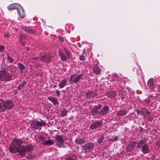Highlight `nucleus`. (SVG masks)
<instances>
[{"label": "nucleus", "instance_id": "obj_12", "mask_svg": "<svg viewBox=\"0 0 160 160\" xmlns=\"http://www.w3.org/2000/svg\"><path fill=\"white\" fill-rule=\"evenodd\" d=\"M137 112L138 114H141V115H143L144 117L149 118L150 116V112L145 108H142L140 110H137Z\"/></svg>", "mask_w": 160, "mask_h": 160}, {"label": "nucleus", "instance_id": "obj_21", "mask_svg": "<svg viewBox=\"0 0 160 160\" xmlns=\"http://www.w3.org/2000/svg\"><path fill=\"white\" fill-rule=\"evenodd\" d=\"M68 82V81L66 79L62 80L58 84V86L60 89L63 88L66 86Z\"/></svg>", "mask_w": 160, "mask_h": 160}, {"label": "nucleus", "instance_id": "obj_10", "mask_svg": "<svg viewBox=\"0 0 160 160\" xmlns=\"http://www.w3.org/2000/svg\"><path fill=\"white\" fill-rule=\"evenodd\" d=\"M94 147V144L92 142L88 143L84 146L83 148L84 150V153H88L93 150Z\"/></svg>", "mask_w": 160, "mask_h": 160}, {"label": "nucleus", "instance_id": "obj_5", "mask_svg": "<svg viewBox=\"0 0 160 160\" xmlns=\"http://www.w3.org/2000/svg\"><path fill=\"white\" fill-rule=\"evenodd\" d=\"M12 75L8 72L4 70L0 71V80L2 81H8L12 79Z\"/></svg>", "mask_w": 160, "mask_h": 160}, {"label": "nucleus", "instance_id": "obj_22", "mask_svg": "<svg viewBox=\"0 0 160 160\" xmlns=\"http://www.w3.org/2000/svg\"><path fill=\"white\" fill-rule=\"evenodd\" d=\"M9 151L12 153H15L18 152V148L12 145L10 146L9 148Z\"/></svg>", "mask_w": 160, "mask_h": 160}, {"label": "nucleus", "instance_id": "obj_9", "mask_svg": "<svg viewBox=\"0 0 160 160\" xmlns=\"http://www.w3.org/2000/svg\"><path fill=\"white\" fill-rule=\"evenodd\" d=\"M40 60L45 63L50 62L51 60V57L50 55L47 53H41Z\"/></svg>", "mask_w": 160, "mask_h": 160}, {"label": "nucleus", "instance_id": "obj_13", "mask_svg": "<svg viewBox=\"0 0 160 160\" xmlns=\"http://www.w3.org/2000/svg\"><path fill=\"white\" fill-rule=\"evenodd\" d=\"M20 29V27L17 25L16 23H15L14 24H12L9 28V29L11 30V32L14 34H17V32Z\"/></svg>", "mask_w": 160, "mask_h": 160}, {"label": "nucleus", "instance_id": "obj_48", "mask_svg": "<svg viewBox=\"0 0 160 160\" xmlns=\"http://www.w3.org/2000/svg\"><path fill=\"white\" fill-rule=\"evenodd\" d=\"M130 98H131L130 97V98H129V99H130V100H131V101H133V100H132V98H131V99H130Z\"/></svg>", "mask_w": 160, "mask_h": 160}, {"label": "nucleus", "instance_id": "obj_14", "mask_svg": "<svg viewBox=\"0 0 160 160\" xmlns=\"http://www.w3.org/2000/svg\"><path fill=\"white\" fill-rule=\"evenodd\" d=\"M18 8H19V9H20V10H21V12H22V7L19 4L13 3L11 4L8 7V9L9 10H12L14 9L17 10Z\"/></svg>", "mask_w": 160, "mask_h": 160}, {"label": "nucleus", "instance_id": "obj_51", "mask_svg": "<svg viewBox=\"0 0 160 160\" xmlns=\"http://www.w3.org/2000/svg\"><path fill=\"white\" fill-rule=\"evenodd\" d=\"M56 86V85L54 86V87H55Z\"/></svg>", "mask_w": 160, "mask_h": 160}, {"label": "nucleus", "instance_id": "obj_19", "mask_svg": "<svg viewBox=\"0 0 160 160\" xmlns=\"http://www.w3.org/2000/svg\"><path fill=\"white\" fill-rule=\"evenodd\" d=\"M102 124V121H96L91 125V128L92 129H95L101 126Z\"/></svg>", "mask_w": 160, "mask_h": 160}, {"label": "nucleus", "instance_id": "obj_39", "mask_svg": "<svg viewBox=\"0 0 160 160\" xmlns=\"http://www.w3.org/2000/svg\"><path fill=\"white\" fill-rule=\"evenodd\" d=\"M5 50V47L4 46L2 45H0V52H3Z\"/></svg>", "mask_w": 160, "mask_h": 160}, {"label": "nucleus", "instance_id": "obj_17", "mask_svg": "<svg viewBox=\"0 0 160 160\" xmlns=\"http://www.w3.org/2000/svg\"><path fill=\"white\" fill-rule=\"evenodd\" d=\"M96 95V93L93 91H88L86 94V98L90 99L94 97Z\"/></svg>", "mask_w": 160, "mask_h": 160}, {"label": "nucleus", "instance_id": "obj_41", "mask_svg": "<svg viewBox=\"0 0 160 160\" xmlns=\"http://www.w3.org/2000/svg\"><path fill=\"white\" fill-rule=\"evenodd\" d=\"M39 138L40 140H42L43 142L44 143V142L45 141V138L44 137L41 135L39 136Z\"/></svg>", "mask_w": 160, "mask_h": 160}, {"label": "nucleus", "instance_id": "obj_1", "mask_svg": "<svg viewBox=\"0 0 160 160\" xmlns=\"http://www.w3.org/2000/svg\"><path fill=\"white\" fill-rule=\"evenodd\" d=\"M146 141L145 138H142L137 142V148H141L142 152L144 154L148 153L150 151V148Z\"/></svg>", "mask_w": 160, "mask_h": 160}, {"label": "nucleus", "instance_id": "obj_27", "mask_svg": "<svg viewBox=\"0 0 160 160\" xmlns=\"http://www.w3.org/2000/svg\"><path fill=\"white\" fill-rule=\"evenodd\" d=\"M93 71L95 74L98 75L100 74L101 70L98 66H96L93 67Z\"/></svg>", "mask_w": 160, "mask_h": 160}, {"label": "nucleus", "instance_id": "obj_42", "mask_svg": "<svg viewBox=\"0 0 160 160\" xmlns=\"http://www.w3.org/2000/svg\"><path fill=\"white\" fill-rule=\"evenodd\" d=\"M55 91H56V94L57 95V96H59L60 94L59 91L58 90H56Z\"/></svg>", "mask_w": 160, "mask_h": 160}, {"label": "nucleus", "instance_id": "obj_11", "mask_svg": "<svg viewBox=\"0 0 160 160\" xmlns=\"http://www.w3.org/2000/svg\"><path fill=\"white\" fill-rule=\"evenodd\" d=\"M108 79H110L113 82V84H116L120 82V78L117 74H112V76L109 77Z\"/></svg>", "mask_w": 160, "mask_h": 160}, {"label": "nucleus", "instance_id": "obj_50", "mask_svg": "<svg viewBox=\"0 0 160 160\" xmlns=\"http://www.w3.org/2000/svg\"><path fill=\"white\" fill-rule=\"evenodd\" d=\"M135 68H133V71H135Z\"/></svg>", "mask_w": 160, "mask_h": 160}, {"label": "nucleus", "instance_id": "obj_30", "mask_svg": "<svg viewBox=\"0 0 160 160\" xmlns=\"http://www.w3.org/2000/svg\"><path fill=\"white\" fill-rule=\"evenodd\" d=\"M64 51L67 55V58L68 59H70L71 57V54L70 52L66 48H64Z\"/></svg>", "mask_w": 160, "mask_h": 160}, {"label": "nucleus", "instance_id": "obj_35", "mask_svg": "<svg viewBox=\"0 0 160 160\" xmlns=\"http://www.w3.org/2000/svg\"><path fill=\"white\" fill-rule=\"evenodd\" d=\"M7 61L10 63H12L13 60V59L8 54H7Z\"/></svg>", "mask_w": 160, "mask_h": 160}, {"label": "nucleus", "instance_id": "obj_32", "mask_svg": "<svg viewBox=\"0 0 160 160\" xmlns=\"http://www.w3.org/2000/svg\"><path fill=\"white\" fill-rule=\"evenodd\" d=\"M68 112V111L65 109H63L61 111V114L62 116L63 117L66 116Z\"/></svg>", "mask_w": 160, "mask_h": 160}, {"label": "nucleus", "instance_id": "obj_8", "mask_svg": "<svg viewBox=\"0 0 160 160\" xmlns=\"http://www.w3.org/2000/svg\"><path fill=\"white\" fill-rule=\"evenodd\" d=\"M55 139L56 142L58 143V145L60 148H64V146L63 143L64 142V139L63 137L61 135H56Z\"/></svg>", "mask_w": 160, "mask_h": 160}, {"label": "nucleus", "instance_id": "obj_18", "mask_svg": "<svg viewBox=\"0 0 160 160\" xmlns=\"http://www.w3.org/2000/svg\"><path fill=\"white\" fill-rule=\"evenodd\" d=\"M86 141L84 138H77L75 140V142L77 144L81 145L85 143Z\"/></svg>", "mask_w": 160, "mask_h": 160}, {"label": "nucleus", "instance_id": "obj_7", "mask_svg": "<svg viewBox=\"0 0 160 160\" xmlns=\"http://www.w3.org/2000/svg\"><path fill=\"white\" fill-rule=\"evenodd\" d=\"M46 123L43 121L38 122V121H33L31 123L32 128L35 129L40 130L41 126L45 125Z\"/></svg>", "mask_w": 160, "mask_h": 160}, {"label": "nucleus", "instance_id": "obj_38", "mask_svg": "<svg viewBox=\"0 0 160 160\" xmlns=\"http://www.w3.org/2000/svg\"><path fill=\"white\" fill-rule=\"evenodd\" d=\"M118 137L116 136L115 137H112V138H111L110 140L112 142H115V141L118 140Z\"/></svg>", "mask_w": 160, "mask_h": 160}, {"label": "nucleus", "instance_id": "obj_40", "mask_svg": "<svg viewBox=\"0 0 160 160\" xmlns=\"http://www.w3.org/2000/svg\"><path fill=\"white\" fill-rule=\"evenodd\" d=\"M126 94V92L123 91L121 90L119 92V94L120 96L121 95L122 96L125 95Z\"/></svg>", "mask_w": 160, "mask_h": 160}, {"label": "nucleus", "instance_id": "obj_2", "mask_svg": "<svg viewBox=\"0 0 160 160\" xmlns=\"http://www.w3.org/2000/svg\"><path fill=\"white\" fill-rule=\"evenodd\" d=\"M101 108V106L100 105H98V106H95L93 108L91 111L90 113L91 114H94L97 113H98L100 115H106L109 112V108L108 106H104L103 108L102 109L99 111H98L99 109Z\"/></svg>", "mask_w": 160, "mask_h": 160}, {"label": "nucleus", "instance_id": "obj_3", "mask_svg": "<svg viewBox=\"0 0 160 160\" xmlns=\"http://www.w3.org/2000/svg\"><path fill=\"white\" fill-rule=\"evenodd\" d=\"M13 107V104L11 100L4 101L0 99V112H3L5 110H9Z\"/></svg>", "mask_w": 160, "mask_h": 160}, {"label": "nucleus", "instance_id": "obj_44", "mask_svg": "<svg viewBox=\"0 0 160 160\" xmlns=\"http://www.w3.org/2000/svg\"><path fill=\"white\" fill-rule=\"evenodd\" d=\"M4 37L6 38H8L9 37V36L8 34H5L4 35Z\"/></svg>", "mask_w": 160, "mask_h": 160}, {"label": "nucleus", "instance_id": "obj_6", "mask_svg": "<svg viewBox=\"0 0 160 160\" xmlns=\"http://www.w3.org/2000/svg\"><path fill=\"white\" fill-rule=\"evenodd\" d=\"M83 76V75L82 74H73L70 77V81L71 83H77L78 82H80Z\"/></svg>", "mask_w": 160, "mask_h": 160}, {"label": "nucleus", "instance_id": "obj_24", "mask_svg": "<svg viewBox=\"0 0 160 160\" xmlns=\"http://www.w3.org/2000/svg\"><path fill=\"white\" fill-rule=\"evenodd\" d=\"M20 9H19V8H18L17 10V13L20 18H23L25 16V15L22 8V12H21V10H20Z\"/></svg>", "mask_w": 160, "mask_h": 160}, {"label": "nucleus", "instance_id": "obj_25", "mask_svg": "<svg viewBox=\"0 0 160 160\" xmlns=\"http://www.w3.org/2000/svg\"><path fill=\"white\" fill-rule=\"evenodd\" d=\"M127 113V112L125 110L121 109L117 112L116 114L118 116H122L125 115Z\"/></svg>", "mask_w": 160, "mask_h": 160}, {"label": "nucleus", "instance_id": "obj_45", "mask_svg": "<svg viewBox=\"0 0 160 160\" xmlns=\"http://www.w3.org/2000/svg\"><path fill=\"white\" fill-rule=\"evenodd\" d=\"M38 59V58L37 57H34L33 58L32 60H34V61H37V59Z\"/></svg>", "mask_w": 160, "mask_h": 160}, {"label": "nucleus", "instance_id": "obj_23", "mask_svg": "<svg viewBox=\"0 0 160 160\" xmlns=\"http://www.w3.org/2000/svg\"><path fill=\"white\" fill-rule=\"evenodd\" d=\"M18 67L20 69V73L21 74H22L23 72L24 71L25 69V66L24 65L21 63H17Z\"/></svg>", "mask_w": 160, "mask_h": 160}, {"label": "nucleus", "instance_id": "obj_43", "mask_svg": "<svg viewBox=\"0 0 160 160\" xmlns=\"http://www.w3.org/2000/svg\"><path fill=\"white\" fill-rule=\"evenodd\" d=\"M66 160H75V159L73 158L70 157L68 158Z\"/></svg>", "mask_w": 160, "mask_h": 160}, {"label": "nucleus", "instance_id": "obj_4", "mask_svg": "<svg viewBox=\"0 0 160 160\" xmlns=\"http://www.w3.org/2000/svg\"><path fill=\"white\" fill-rule=\"evenodd\" d=\"M32 149V145L28 144L25 146H22L19 148H18V152L19 154L22 157L25 155L26 152H29Z\"/></svg>", "mask_w": 160, "mask_h": 160}, {"label": "nucleus", "instance_id": "obj_20", "mask_svg": "<svg viewBox=\"0 0 160 160\" xmlns=\"http://www.w3.org/2000/svg\"><path fill=\"white\" fill-rule=\"evenodd\" d=\"M48 99L54 105H58L59 104L58 100L56 98L48 97Z\"/></svg>", "mask_w": 160, "mask_h": 160}, {"label": "nucleus", "instance_id": "obj_47", "mask_svg": "<svg viewBox=\"0 0 160 160\" xmlns=\"http://www.w3.org/2000/svg\"><path fill=\"white\" fill-rule=\"evenodd\" d=\"M30 32L32 33H33L35 32V31H32V30H31Z\"/></svg>", "mask_w": 160, "mask_h": 160}, {"label": "nucleus", "instance_id": "obj_49", "mask_svg": "<svg viewBox=\"0 0 160 160\" xmlns=\"http://www.w3.org/2000/svg\"><path fill=\"white\" fill-rule=\"evenodd\" d=\"M59 38H60V39L61 40H62V39H61V38H61V37L60 36L59 37Z\"/></svg>", "mask_w": 160, "mask_h": 160}, {"label": "nucleus", "instance_id": "obj_31", "mask_svg": "<svg viewBox=\"0 0 160 160\" xmlns=\"http://www.w3.org/2000/svg\"><path fill=\"white\" fill-rule=\"evenodd\" d=\"M26 84V81H23L22 83H21L18 85L17 89L19 90H21L22 89V88H23L24 87L25 85Z\"/></svg>", "mask_w": 160, "mask_h": 160}, {"label": "nucleus", "instance_id": "obj_26", "mask_svg": "<svg viewBox=\"0 0 160 160\" xmlns=\"http://www.w3.org/2000/svg\"><path fill=\"white\" fill-rule=\"evenodd\" d=\"M59 56L60 57V58L61 60L63 61H66L67 60V57L64 54L62 51H60L59 52Z\"/></svg>", "mask_w": 160, "mask_h": 160}, {"label": "nucleus", "instance_id": "obj_37", "mask_svg": "<svg viewBox=\"0 0 160 160\" xmlns=\"http://www.w3.org/2000/svg\"><path fill=\"white\" fill-rule=\"evenodd\" d=\"M86 55V54H84L83 55H81L79 56L80 60L82 61H84L86 59L85 57Z\"/></svg>", "mask_w": 160, "mask_h": 160}, {"label": "nucleus", "instance_id": "obj_36", "mask_svg": "<svg viewBox=\"0 0 160 160\" xmlns=\"http://www.w3.org/2000/svg\"><path fill=\"white\" fill-rule=\"evenodd\" d=\"M152 96L151 95V96H149L147 98H146L144 100V101L147 103H150V102L151 101V98H152Z\"/></svg>", "mask_w": 160, "mask_h": 160}, {"label": "nucleus", "instance_id": "obj_15", "mask_svg": "<svg viewBox=\"0 0 160 160\" xmlns=\"http://www.w3.org/2000/svg\"><path fill=\"white\" fill-rule=\"evenodd\" d=\"M22 143V141L20 139H13L12 141V145L18 148L20 146L21 143Z\"/></svg>", "mask_w": 160, "mask_h": 160}, {"label": "nucleus", "instance_id": "obj_46", "mask_svg": "<svg viewBox=\"0 0 160 160\" xmlns=\"http://www.w3.org/2000/svg\"><path fill=\"white\" fill-rule=\"evenodd\" d=\"M142 72V71L141 70L139 69V70L137 72V73H138L139 74H140Z\"/></svg>", "mask_w": 160, "mask_h": 160}, {"label": "nucleus", "instance_id": "obj_16", "mask_svg": "<svg viewBox=\"0 0 160 160\" xmlns=\"http://www.w3.org/2000/svg\"><path fill=\"white\" fill-rule=\"evenodd\" d=\"M136 142L132 141L130 142L129 144L127 146V150L128 151L131 152L134 149L136 145Z\"/></svg>", "mask_w": 160, "mask_h": 160}, {"label": "nucleus", "instance_id": "obj_33", "mask_svg": "<svg viewBox=\"0 0 160 160\" xmlns=\"http://www.w3.org/2000/svg\"><path fill=\"white\" fill-rule=\"evenodd\" d=\"M104 139V137L103 135H101L100 137L97 140V142L98 143H101L102 142V141Z\"/></svg>", "mask_w": 160, "mask_h": 160}, {"label": "nucleus", "instance_id": "obj_29", "mask_svg": "<svg viewBox=\"0 0 160 160\" xmlns=\"http://www.w3.org/2000/svg\"><path fill=\"white\" fill-rule=\"evenodd\" d=\"M154 83L152 78L150 79L147 83L148 86L149 88L152 87L154 85Z\"/></svg>", "mask_w": 160, "mask_h": 160}, {"label": "nucleus", "instance_id": "obj_28", "mask_svg": "<svg viewBox=\"0 0 160 160\" xmlns=\"http://www.w3.org/2000/svg\"><path fill=\"white\" fill-rule=\"evenodd\" d=\"M116 93L115 91H110L107 93V95L109 97L112 98L116 95Z\"/></svg>", "mask_w": 160, "mask_h": 160}, {"label": "nucleus", "instance_id": "obj_34", "mask_svg": "<svg viewBox=\"0 0 160 160\" xmlns=\"http://www.w3.org/2000/svg\"><path fill=\"white\" fill-rule=\"evenodd\" d=\"M53 144V142L52 140H48L44 142L43 144L46 145H52Z\"/></svg>", "mask_w": 160, "mask_h": 160}]
</instances>
